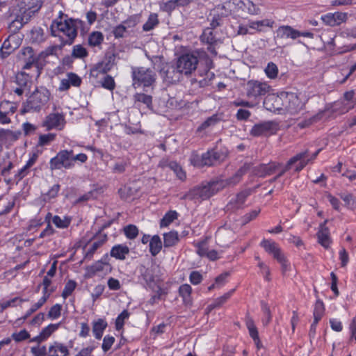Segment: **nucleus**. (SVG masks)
Here are the masks:
<instances>
[{"mask_svg":"<svg viewBox=\"0 0 356 356\" xmlns=\"http://www.w3.org/2000/svg\"><path fill=\"white\" fill-rule=\"evenodd\" d=\"M251 167L250 163H245L232 177L226 179L217 180L203 186L195 187L186 193L181 199H188L195 201H202L209 199L219 191L227 187L234 186L239 183L242 177L251 169Z\"/></svg>","mask_w":356,"mask_h":356,"instance_id":"obj_1","label":"nucleus"},{"mask_svg":"<svg viewBox=\"0 0 356 356\" xmlns=\"http://www.w3.org/2000/svg\"><path fill=\"white\" fill-rule=\"evenodd\" d=\"M62 15L63 13H60V20L58 19L54 20L50 26L51 35L60 38V48L65 44H72L77 35V30L74 22L72 19L63 21Z\"/></svg>","mask_w":356,"mask_h":356,"instance_id":"obj_2","label":"nucleus"},{"mask_svg":"<svg viewBox=\"0 0 356 356\" xmlns=\"http://www.w3.org/2000/svg\"><path fill=\"white\" fill-rule=\"evenodd\" d=\"M133 86L136 88L140 86L150 87L156 81V74L155 72L144 67H132Z\"/></svg>","mask_w":356,"mask_h":356,"instance_id":"obj_3","label":"nucleus"},{"mask_svg":"<svg viewBox=\"0 0 356 356\" xmlns=\"http://www.w3.org/2000/svg\"><path fill=\"white\" fill-rule=\"evenodd\" d=\"M49 92L47 89L36 90L24 105L23 112L38 111L48 102Z\"/></svg>","mask_w":356,"mask_h":356,"instance_id":"obj_4","label":"nucleus"},{"mask_svg":"<svg viewBox=\"0 0 356 356\" xmlns=\"http://www.w3.org/2000/svg\"><path fill=\"white\" fill-rule=\"evenodd\" d=\"M198 51L183 54L177 60L176 64L182 74L189 75L194 72L198 64Z\"/></svg>","mask_w":356,"mask_h":356,"instance_id":"obj_5","label":"nucleus"},{"mask_svg":"<svg viewBox=\"0 0 356 356\" xmlns=\"http://www.w3.org/2000/svg\"><path fill=\"white\" fill-rule=\"evenodd\" d=\"M225 157L222 152L215 150H209L201 156L193 154L191 157V163L197 167H203L205 165H213L217 162L222 161Z\"/></svg>","mask_w":356,"mask_h":356,"instance_id":"obj_6","label":"nucleus"},{"mask_svg":"<svg viewBox=\"0 0 356 356\" xmlns=\"http://www.w3.org/2000/svg\"><path fill=\"white\" fill-rule=\"evenodd\" d=\"M271 87L266 83L258 80H250L246 83V95L250 99H259L268 94Z\"/></svg>","mask_w":356,"mask_h":356,"instance_id":"obj_7","label":"nucleus"},{"mask_svg":"<svg viewBox=\"0 0 356 356\" xmlns=\"http://www.w3.org/2000/svg\"><path fill=\"white\" fill-rule=\"evenodd\" d=\"M49 165L51 170L61 168H72L74 165V163H72V150L60 151L55 157L50 160Z\"/></svg>","mask_w":356,"mask_h":356,"instance_id":"obj_8","label":"nucleus"},{"mask_svg":"<svg viewBox=\"0 0 356 356\" xmlns=\"http://www.w3.org/2000/svg\"><path fill=\"white\" fill-rule=\"evenodd\" d=\"M284 99L283 107L284 112L295 114L298 113L303 108V102L296 93L284 92Z\"/></svg>","mask_w":356,"mask_h":356,"instance_id":"obj_9","label":"nucleus"},{"mask_svg":"<svg viewBox=\"0 0 356 356\" xmlns=\"http://www.w3.org/2000/svg\"><path fill=\"white\" fill-rule=\"evenodd\" d=\"M66 121L62 113H52L46 116L42 122V127L47 130L56 129L63 130L65 126Z\"/></svg>","mask_w":356,"mask_h":356,"instance_id":"obj_10","label":"nucleus"},{"mask_svg":"<svg viewBox=\"0 0 356 356\" xmlns=\"http://www.w3.org/2000/svg\"><path fill=\"white\" fill-rule=\"evenodd\" d=\"M307 151H304L296 154L294 156L291 157L284 168L281 170V172L277 175V177H280L282 176L286 172L289 170L292 165L298 162V165L296 166L295 172H300L307 164L308 161H305V159L307 156Z\"/></svg>","mask_w":356,"mask_h":356,"instance_id":"obj_11","label":"nucleus"},{"mask_svg":"<svg viewBox=\"0 0 356 356\" xmlns=\"http://www.w3.org/2000/svg\"><path fill=\"white\" fill-rule=\"evenodd\" d=\"M161 76L164 82L168 84L175 83L179 81L182 74L179 72L177 65L175 66L166 64L161 70Z\"/></svg>","mask_w":356,"mask_h":356,"instance_id":"obj_12","label":"nucleus"},{"mask_svg":"<svg viewBox=\"0 0 356 356\" xmlns=\"http://www.w3.org/2000/svg\"><path fill=\"white\" fill-rule=\"evenodd\" d=\"M284 100V92L277 95H269L265 98L264 105L267 110L270 111H283Z\"/></svg>","mask_w":356,"mask_h":356,"instance_id":"obj_13","label":"nucleus"},{"mask_svg":"<svg viewBox=\"0 0 356 356\" xmlns=\"http://www.w3.org/2000/svg\"><path fill=\"white\" fill-rule=\"evenodd\" d=\"M252 189L248 188L238 193L233 197L227 205L228 211H234L242 209L244 206L246 198L252 193Z\"/></svg>","mask_w":356,"mask_h":356,"instance_id":"obj_14","label":"nucleus"},{"mask_svg":"<svg viewBox=\"0 0 356 356\" xmlns=\"http://www.w3.org/2000/svg\"><path fill=\"white\" fill-rule=\"evenodd\" d=\"M276 131V124L272 122H266L257 124L250 131L251 135L254 136H261L273 134Z\"/></svg>","mask_w":356,"mask_h":356,"instance_id":"obj_15","label":"nucleus"},{"mask_svg":"<svg viewBox=\"0 0 356 356\" xmlns=\"http://www.w3.org/2000/svg\"><path fill=\"white\" fill-rule=\"evenodd\" d=\"M324 24L330 26H339L347 20V13L336 12L334 13H327L321 17Z\"/></svg>","mask_w":356,"mask_h":356,"instance_id":"obj_16","label":"nucleus"},{"mask_svg":"<svg viewBox=\"0 0 356 356\" xmlns=\"http://www.w3.org/2000/svg\"><path fill=\"white\" fill-rule=\"evenodd\" d=\"M282 165L280 163H270L268 164H261L252 168V174L255 176L264 177L270 175Z\"/></svg>","mask_w":356,"mask_h":356,"instance_id":"obj_17","label":"nucleus"},{"mask_svg":"<svg viewBox=\"0 0 356 356\" xmlns=\"http://www.w3.org/2000/svg\"><path fill=\"white\" fill-rule=\"evenodd\" d=\"M195 246L196 252L201 257H206L211 261H215L219 258V253L216 250L209 249L207 240L198 242Z\"/></svg>","mask_w":356,"mask_h":356,"instance_id":"obj_18","label":"nucleus"},{"mask_svg":"<svg viewBox=\"0 0 356 356\" xmlns=\"http://www.w3.org/2000/svg\"><path fill=\"white\" fill-rule=\"evenodd\" d=\"M341 107L339 108L341 113L348 112L356 106V97L353 90L347 91L343 94L341 102Z\"/></svg>","mask_w":356,"mask_h":356,"instance_id":"obj_19","label":"nucleus"},{"mask_svg":"<svg viewBox=\"0 0 356 356\" xmlns=\"http://www.w3.org/2000/svg\"><path fill=\"white\" fill-rule=\"evenodd\" d=\"M155 268L152 266L151 268H145L144 266L140 267V272L142 277L146 282V284L150 287L154 288L159 282V277L154 275Z\"/></svg>","mask_w":356,"mask_h":356,"instance_id":"obj_20","label":"nucleus"},{"mask_svg":"<svg viewBox=\"0 0 356 356\" xmlns=\"http://www.w3.org/2000/svg\"><path fill=\"white\" fill-rule=\"evenodd\" d=\"M19 57V59L24 63L23 69H30L36 61L33 49L30 47L22 49Z\"/></svg>","mask_w":356,"mask_h":356,"instance_id":"obj_21","label":"nucleus"},{"mask_svg":"<svg viewBox=\"0 0 356 356\" xmlns=\"http://www.w3.org/2000/svg\"><path fill=\"white\" fill-rule=\"evenodd\" d=\"M327 220H325L323 223H321L319 227V230L317 233L318 243L325 248H328L331 243V238L330 236V230L325 224Z\"/></svg>","mask_w":356,"mask_h":356,"instance_id":"obj_22","label":"nucleus"},{"mask_svg":"<svg viewBox=\"0 0 356 356\" xmlns=\"http://www.w3.org/2000/svg\"><path fill=\"white\" fill-rule=\"evenodd\" d=\"M21 131H13L9 129H0V144L10 145L19 139Z\"/></svg>","mask_w":356,"mask_h":356,"instance_id":"obj_23","label":"nucleus"},{"mask_svg":"<svg viewBox=\"0 0 356 356\" xmlns=\"http://www.w3.org/2000/svg\"><path fill=\"white\" fill-rule=\"evenodd\" d=\"M107 241L106 234H99L97 237L95 238L90 247L88 248L86 252L85 257L86 258L91 259L95 252L103 245V244Z\"/></svg>","mask_w":356,"mask_h":356,"instance_id":"obj_24","label":"nucleus"},{"mask_svg":"<svg viewBox=\"0 0 356 356\" xmlns=\"http://www.w3.org/2000/svg\"><path fill=\"white\" fill-rule=\"evenodd\" d=\"M47 354L48 356H67L69 350L64 344L55 341L49 346Z\"/></svg>","mask_w":356,"mask_h":356,"instance_id":"obj_25","label":"nucleus"},{"mask_svg":"<svg viewBox=\"0 0 356 356\" xmlns=\"http://www.w3.org/2000/svg\"><path fill=\"white\" fill-rule=\"evenodd\" d=\"M261 246L265 249V250L273 255L274 259H277L284 253L279 248L278 245L274 241H271L269 240H264L261 243Z\"/></svg>","mask_w":356,"mask_h":356,"instance_id":"obj_26","label":"nucleus"},{"mask_svg":"<svg viewBox=\"0 0 356 356\" xmlns=\"http://www.w3.org/2000/svg\"><path fill=\"white\" fill-rule=\"evenodd\" d=\"M297 30L290 26H281L276 31V38L279 39H296Z\"/></svg>","mask_w":356,"mask_h":356,"instance_id":"obj_27","label":"nucleus"},{"mask_svg":"<svg viewBox=\"0 0 356 356\" xmlns=\"http://www.w3.org/2000/svg\"><path fill=\"white\" fill-rule=\"evenodd\" d=\"M90 269L94 274L106 275L111 272L112 267L109 263L100 260L93 264Z\"/></svg>","mask_w":356,"mask_h":356,"instance_id":"obj_28","label":"nucleus"},{"mask_svg":"<svg viewBox=\"0 0 356 356\" xmlns=\"http://www.w3.org/2000/svg\"><path fill=\"white\" fill-rule=\"evenodd\" d=\"M129 253V248L124 245H117L112 248L111 255L120 260H124Z\"/></svg>","mask_w":356,"mask_h":356,"instance_id":"obj_29","label":"nucleus"},{"mask_svg":"<svg viewBox=\"0 0 356 356\" xmlns=\"http://www.w3.org/2000/svg\"><path fill=\"white\" fill-rule=\"evenodd\" d=\"M191 293L192 288L189 284H184L179 286V293L186 305H191L192 304Z\"/></svg>","mask_w":356,"mask_h":356,"instance_id":"obj_30","label":"nucleus"},{"mask_svg":"<svg viewBox=\"0 0 356 356\" xmlns=\"http://www.w3.org/2000/svg\"><path fill=\"white\" fill-rule=\"evenodd\" d=\"M273 24L274 22L273 20L266 19L261 21L250 22L248 26L258 31H264V27H273Z\"/></svg>","mask_w":356,"mask_h":356,"instance_id":"obj_31","label":"nucleus"},{"mask_svg":"<svg viewBox=\"0 0 356 356\" xmlns=\"http://www.w3.org/2000/svg\"><path fill=\"white\" fill-rule=\"evenodd\" d=\"M164 247L168 248L175 245L179 242L178 233L175 231H171L168 233L163 234Z\"/></svg>","mask_w":356,"mask_h":356,"instance_id":"obj_32","label":"nucleus"},{"mask_svg":"<svg viewBox=\"0 0 356 356\" xmlns=\"http://www.w3.org/2000/svg\"><path fill=\"white\" fill-rule=\"evenodd\" d=\"M110 71L106 63L103 61L98 63L90 70V75L93 77L97 78L100 74H105Z\"/></svg>","mask_w":356,"mask_h":356,"instance_id":"obj_33","label":"nucleus"},{"mask_svg":"<svg viewBox=\"0 0 356 356\" xmlns=\"http://www.w3.org/2000/svg\"><path fill=\"white\" fill-rule=\"evenodd\" d=\"M107 326V323L103 319H99L93 323L92 332L97 339H100L103 332Z\"/></svg>","mask_w":356,"mask_h":356,"instance_id":"obj_34","label":"nucleus"},{"mask_svg":"<svg viewBox=\"0 0 356 356\" xmlns=\"http://www.w3.org/2000/svg\"><path fill=\"white\" fill-rule=\"evenodd\" d=\"M59 326V324H50L44 327L40 334L35 337L33 341H41L48 338L54 332H55Z\"/></svg>","mask_w":356,"mask_h":356,"instance_id":"obj_35","label":"nucleus"},{"mask_svg":"<svg viewBox=\"0 0 356 356\" xmlns=\"http://www.w3.org/2000/svg\"><path fill=\"white\" fill-rule=\"evenodd\" d=\"M162 248V242L158 235H154L149 241V251L153 256L156 255Z\"/></svg>","mask_w":356,"mask_h":356,"instance_id":"obj_36","label":"nucleus"},{"mask_svg":"<svg viewBox=\"0 0 356 356\" xmlns=\"http://www.w3.org/2000/svg\"><path fill=\"white\" fill-rule=\"evenodd\" d=\"M104 40V35L100 31H93L88 36V44L91 47L101 45Z\"/></svg>","mask_w":356,"mask_h":356,"instance_id":"obj_37","label":"nucleus"},{"mask_svg":"<svg viewBox=\"0 0 356 356\" xmlns=\"http://www.w3.org/2000/svg\"><path fill=\"white\" fill-rule=\"evenodd\" d=\"M246 325L249 330L250 335L254 339L257 347L259 348L260 341L259 339V334L256 326L252 319H248L246 321Z\"/></svg>","mask_w":356,"mask_h":356,"instance_id":"obj_38","label":"nucleus"},{"mask_svg":"<svg viewBox=\"0 0 356 356\" xmlns=\"http://www.w3.org/2000/svg\"><path fill=\"white\" fill-rule=\"evenodd\" d=\"M158 15L156 13H151L147 21L143 24V30L149 31L159 24Z\"/></svg>","mask_w":356,"mask_h":356,"instance_id":"obj_39","label":"nucleus"},{"mask_svg":"<svg viewBox=\"0 0 356 356\" xmlns=\"http://www.w3.org/2000/svg\"><path fill=\"white\" fill-rule=\"evenodd\" d=\"M278 67L276 64L273 62L268 63L267 66L264 69V72L266 76L270 79H275L278 75Z\"/></svg>","mask_w":356,"mask_h":356,"instance_id":"obj_40","label":"nucleus"},{"mask_svg":"<svg viewBox=\"0 0 356 356\" xmlns=\"http://www.w3.org/2000/svg\"><path fill=\"white\" fill-rule=\"evenodd\" d=\"M52 222L57 227L64 229L70 225L71 219L66 216L60 218L58 216H54L52 218Z\"/></svg>","mask_w":356,"mask_h":356,"instance_id":"obj_41","label":"nucleus"},{"mask_svg":"<svg viewBox=\"0 0 356 356\" xmlns=\"http://www.w3.org/2000/svg\"><path fill=\"white\" fill-rule=\"evenodd\" d=\"M234 291V289L231 290L230 291L225 293L223 296H220V298H218L213 304L210 305L208 307V309L209 311H211V309H213L216 307H220L223 303H225L230 298V296L232 295Z\"/></svg>","mask_w":356,"mask_h":356,"instance_id":"obj_42","label":"nucleus"},{"mask_svg":"<svg viewBox=\"0 0 356 356\" xmlns=\"http://www.w3.org/2000/svg\"><path fill=\"white\" fill-rule=\"evenodd\" d=\"M177 213L175 211H170L165 213L161 220L160 226L164 227L168 226L174 220L177 219Z\"/></svg>","mask_w":356,"mask_h":356,"instance_id":"obj_43","label":"nucleus"},{"mask_svg":"<svg viewBox=\"0 0 356 356\" xmlns=\"http://www.w3.org/2000/svg\"><path fill=\"white\" fill-rule=\"evenodd\" d=\"M0 111L10 116L15 112L16 107L11 102L4 101L0 104Z\"/></svg>","mask_w":356,"mask_h":356,"instance_id":"obj_44","label":"nucleus"},{"mask_svg":"<svg viewBox=\"0 0 356 356\" xmlns=\"http://www.w3.org/2000/svg\"><path fill=\"white\" fill-rule=\"evenodd\" d=\"M123 230L125 236L131 240L136 238L138 234V229L134 225H129L124 227Z\"/></svg>","mask_w":356,"mask_h":356,"instance_id":"obj_45","label":"nucleus"},{"mask_svg":"<svg viewBox=\"0 0 356 356\" xmlns=\"http://www.w3.org/2000/svg\"><path fill=\"white\" fill-rule=\"evenodd\" d=\"M135 102H141L145 104L148 108L150 107L152 102V96L144 94V93H137L134 95Z\"/></svg>","mask_w":356,"mask_h":356,"instance_id":"obj_46","label":"nucleus"},{"mask_svg":"<svg viewBox=\"0 0 356 356\" xmlns=\"http://www.w3.org/2000/svg\"><path fill=\"white\" fill-rule=\"evenodd\" d=\"M201 38L203 42H205L208 44H215L216 42V40L213 34L212 29L211 28L206 29L204 31Z\"/></svg>","mask_w":356,"mask_h":356,"instance_id":"obj_47","label":"nucleus"},{"mask_svg":"<svg viewBox=\"0 0 356 356\" xmlns=\"http://www.w3.org/2000/svg\"><path fill=\"white\" fill-rule=\"evenodd\" d=\"M22 4L25 10H38L41 5L38 0H22Z\"/></svg>","mask_w":356,"mask_h":356,"instance_id":"obj_48","label":"nucleus"},{"mask_svg":"<svg viewBox=\"0 0 356 356\" xmlns=\"http://www.w3.org/2000/svg\"><path fill=\"white\" fill-rule=\"evenodd\" d=\"M72 55L75 58H83L88 55L86 49L81 45H75L72 49Z\"/></svg>","mask_w":356,"mask_h":356,"instance_id":"obj_49","label":"nucleus"},{"mask_svg":"<svg viewBox=\"0 0 356 356\" xmlns=\"http://www.w3.org/2000/svg\"><path fill=\"white\" fill-rule=\"evenodd\" d=\"M55 137L56 135L54 134L40 135L39 137L38 145L39 146L47 145L55 139Z\"/></svg>","mask_w":356,"mask_h":356,"instance_id":"obj_50","label":"nucleus"},{"mask_svg":"<svg viewBox=\"0 0 356 356\" xmlns=\"http://www.w3.org/2000/svg\"><path fill=\"white\" fill-rule=\"evenodd\" d=\"M76 284L74 281L69 280L65 286V288L62 293V296L64 298H66L67 297L70 296L73 291L74 290V289L76 288Z\"/></svg>","mask_w":356,"mask_h":356,"instance_id":"obj_51","label":"nucleus"},{"mask_svg":"<svg viewBox=\"0 0 356 356\" xmlns=\"http://www.w3.org/2000/svg\"><path fill=\"white\" fill-rule=\"evenodd\" d=\"M59 190H60V185H58V184L54 185L49 190V191L47 193H46L43 195L44 200L45 201H47V200H50L52 198H54L57 195Z\"/></svg>","mask_w":356,"mask_h":356,"instance_id":"obj_52","label":"nucleus"},{"mask_svg":"<svg viewBox=\"0 0 356 356\" xmlns=\"http://www.w3.org/2000/svg\"><path fill=\"white\" fill-rule=\"evenodd\" d=\"M29 337H30V334L28 333V332L26 330H22L17 332H14L12 334V338L16 342L22 341L25 339H29Z\"/></svg>","mask_w":356,"mask_h":356,"instance_id":"obj_53","label":"nucleus"},{"mask_svg":"<svg viewBox=\"0 0 356 356\" xmlns=\"http://www.w3.org/2000/svg\"><path fill=\"white\" fill-rule=\"evenodd\" d=\"M170 167L172 170H173V171L176 174L177 177L179 179L184 180L186 179L185 172L183 171L181 166H179L177 163H171L170 164Z\"/></svg>","mask_w":356,"mask_h":356,"instance_id":"obj_54","label":"nucleus"},{"mask_svg":"<svg viewBox=\"0 0 356 356\" xmlns=\"http://www.w3.org/2000/svg\"><path fill=\"white\" fill-rule=\"evenodd\" d=\"M129 316V313L127 310H124L117 318L115 321V326L118 330H120L123 325L125 319H127Z\"/></svg>","mask_w":356,"mask_h":356,"instance_id":"obj_55","label":"nucleus"},{"mask_svg":"<svg viewBox=\"0 0 356 356\" xmlns=\"http://www.w3.org/2000/svg\"><path fill=\"white\" fill-rule=\"evenodd\" d=\"M276 260L281 265L282 271L283 274H285L286 271L290 270V268H291L290 264L289 263L284 254H283L280 257L276 259Z\"/></svg>","mask_w":356,"mask_h":356,"instance_id":"obj_56","label":"nucleus"},{"mask_svg":"<svg viewBox=\"0 0 356 356\" xmlns=\"http://www.w3.org/2000/svg\"><path fill=\"white\" fill-rule=\"evenodd\" d=\"M218 122V118L216 116H212L207 118L198 128V131H202L207 129L211 126L215 125Z\"/></svg>","mask_w":356,"mask_h":356,"instance_id":"obj_57","label":"nucleus"},{"mask_svg":"<svg viewBox=\"0 0 356 356\" xmlns=\"http://www.w3.org/2000/svg\"><path fill=\"white\" fill-rule=\"evenodd\" d=\"M102 86L109 90H113L115 86L113 77L109 75L106 76L102 81Z\"/></svg>","mask_w":356,"mask_h":356,"instance_id":"obj_58","label":"nucleus"},{"mask_svg":"<svg viewBox=\"0 0 356 356\" xmlns=\"http://www.w3.org/2000/svg\"><path fill=\"white\" fill-rule=\"evenodd\" d=\"M67 78L71 86L77 87L79 86L81 83V78L74 73H68L67 74Z\"/></svg>","mask_w":356,"mask_h":356,"instance_id":"obj_59","label":"nucleus"},{"mask_svg":"<svg viewBox=\"0 0 356 356\" xmlns=\"http://www.w3.org/2000/svg\"><path fill=\"white\" fill-rule=\"evenodd\" d=\"M115 341V338L112 336H105L103 339L102 349L104 352L108 351L112 346Z\"/></svg>","mask_w":356,"mask_h":356,"instance_id":"obj_60","label":"nucleus"},{"mask_svg":"<svg viewBox=\"0 0 356 356\" xmlns=\"http://www.w3.org/2000/svg\"><path fill=\"white\" fill-rule=\"evenodd\" d=\"M258 266L260 268L264 279L268 282L270 281V271L268 266H267L263 261H259L258 263Z\"/></svg>","mask_w":356,"mask_h":356,"instance_id":"obj_61","label":"nucleus"},{"mask_svg":"<svg viewBox=\"0 0 356 356\" xmlns=\"http://www.w3.org/2000/svg\"><path fill=\"white\" fill-rule=\"evenodd\" d=\"M61 312V306L58 304H56L51 307L48 316L51 318H57L60 316Z\"/></svg>","mask_w":356,"mask_h":356,"instance_id":"obj_62","label":"nucleus"},{"mask_svg":"<svg viewBox=\"0 0 356 356\" xmlns=\"http://www.w3.org/2000/svg\"><path fill=\"white\" fill-rule=\"evenodd\" d=\"M31 351L33 356H46L47 354L45 346H36L32 347Z\"/></svg>","mask_w":356,"mask_h":356,"instance_id":"obj_63","label":"nucleus"},{"mask_svg":"<svg viewBox=\"0 0 356 356\" xmlns=\"http://www.w3.org/2000/svg\"><path fill=\"white\" fill-rule=\"evenodd\" d=\"M127 31L121 24L114 28L113 33L115 38H123L126 35Z\"/></svg>","mask_w":356,"mask_h":356,"instance_id":"obj_64","label":"nucleus"}]
</instances>
